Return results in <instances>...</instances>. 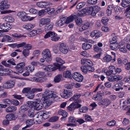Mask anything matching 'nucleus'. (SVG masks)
I'll use <instances>...</instances> for the list:
<instances>
[{
	"instance_id": "13d9d810",
	"label": "nucleus",
	"mask_w": 130,
	"mask_h": 130,
	"mask_svg": "<svg viewBox=\"0 0 130 130\" xmlns=\"http://www.w3.org/2000/svg\"><path fill=\"white\" fill-rule=\"evenodd\" d=\"M29 50L26 49H24L23 52V55L25 57H26L29 55Z\"/></svg>"
},
{
	"instance_id": "9d476101",
	"label": "nucleus",
	"mask_w": 130,
	"mask_h": 130,
	"mask_svg": "<svg viewBox=\"0 0 130 130\" xmlns=\"http://www.w3.org/2000/svg\"><path fill=\"white\" fill-rule=\"evenodd\" d=\"M62 97L65 99L70 98L72 95V93L71 92H70L67 90H64L63 92L61 93Z\"/></svg>"
},
{
	"instance_id": "39448f33",
	"label": "nucleus",
	"mask_w": 130,
	"mask_h": 130,
	"mask_svg": "<svg viewBox=\"0 0 130 130\" xmlns=\"http://www.w3.org/2000/svg\"><path fill=\"white\" fill-rule=\"evenodd\" d=\"M72 77L74 79L79 82H82L83 79V76L80 73L78 72H75L72 75Z\"/></svg>"
},
{
	"instance_id": "a19ab883",
	"label": "nucleus",
	"mask_w": 130,
	"mask_h": 130,
	"mask_svg": "<svg viewBox=\"0 0 130 130\" xmlns=\"http://www.w3.org/2000/svg\"><path fill=\"white\" fill-rule=\"evenodd\" d=\"M79 111L82 113H85L87 112L88 110V108L86 106H84L79 109Z\"/></svg>"
},
{
	"instance_id": "37998d69",
	"label": "nucleus",
	"mask_w": 130,
	"mask_h": 130,
	"mask_svg": "<svg viewBox=\"0 0 130 130\" xmlns=\"http://www.w3.org/2000/svg\"><path fill=\"white\" fill-rule=\"evenodd\" d=\"M5 19L6 21L10 22H12L14 21V19L12 17L9 16L5 17Z\"/></svg>"
},
{
	"instance_id": "473e14b6",
	"label": "nucleus",
	"mask_w": 130,
	"mask_h": 130,
	"mask_svg": "<svg viewBox=\"0 0 130 130\" xmlns=\"http://www.w3.org/2000/svg\"><path fill=\"white\" fill-rule=\"evenodd\" d=\"M58 114L59 115L64 116V117H67L68 116V113L64 110L62 109L59 110L58 112Z\"/></svg>"
},
{
	"instance_id": "052dcab7",
	"label": "nucleus",
	"mask_w": 130,
	"mask_h": 130,
	"mask_svg": "<svg viewBox=\"0 0 130 130\" xmlns=\"http://www.w3.org/2000/svg\"><path fill=\"white\" fill-rule=\"evenodd\" d=\"M115 121L113 120L108 122L107 123V125L108 126H113L115 125Z\"/></svg>"
},
{
	"instance_id": "2eb2a0df",
	"label": "nucleus",
	"mask_w": 130,
	"mask_h": 130,
	"mask_svg": "<svg viewBox=\"0 0 130 130\" xmlns=\"http://www.w3.org/2000/svg\"><path fill=\"white\" fill-rule=\"evenodd\" d=\"M122 78V77L120 75H115L114 76H110L109 78L110 81L114 82L118 81Z\"/></svg>"
},
{
	"instance_id": "338daca9",
	"label": "nucleus",
	"mask_w": 130,
	"mask_h": 130,
	"mask_svg": "<svg viewBox=\"0 0 130 130\" xmlns=\"http://www.w3.org/2000/svg\"><path fill=\"white\" fill-rule=\"evenodd\" d=\"M35 76L39 77L43 76H45L44 73L43 72H39L35 74Z\"/></svg>"
},
{
	"instance_id": "ea45409f",
	"label": "nucleus",
	"mask_w": 130,
	"mask_h": 130,
	"mask_svg": "<svg viewBox=\"0 0 130 130\" xmlns=\"http://www.w3.org/2000/svg\"><path fill=\"white\" fill-rule=\"evenodd\" d=\"M34 93L32 92V90L31 91L26 95L27 98L30 99H32L34 98Z\"/></svg>"
},
{
	"instance_id": "864d4df0",
	"label": "nucleus",
	"mask_w": 130,
	"mask_h": 130,
	"mask_svg": "<svg viewBox=\"0 0 130 130\" xmlns=\"http://www.w3.org/2000/svg\"><path fill=\"white\" fill-rule=\"evenodd\" d=\"M4 37L8 42H11L13 41V39L9 36L5 35Z\"/></svg>"
},
{
	"instance_id": "aec40b11",
	"label": "nucleus",
	"mask_w": 130,
	"mask_h": 130,
	"mask_svg": "<svg viewBox=\"0 0 130 130\" xmlns=\"http://www.w3.org/2000/svg\"><path fill=\"white\" fill-rule=\"evenodd\" d=\"M64 77L66 78H72V75L71 73L69 71H64L63 73Z\"/></svg>"
},
{
	"instance_id": "de8ad7c7",
	"label": "nucleus",
	"mask_w": 130,
	"mask_h": 130,
	"mask_svg": "<svg viewBox=\"0 0 130 130\" xmlns=\"http://www.w3.org/2000/svg\"><path fill=\"white\" fill-rule=\"evenodd\" d=\"M81 69L82 71L84 74L88 73L87 66H82L81 67Z\"/></svg>"
},
{
	"instance_id": "9b49d317",
	"label": "nucleus",
	"mask_w": 130,
	"mask_h": 130,
	"mask_svg": "<svg viewBox=\"0 0 130 130\" xmlns=\"http://www.w3.org/2000/svg\"><path fill=\"white\" fill-rule=\"evenodd\" d=\"M14 82L12 80H9L4 83L3 85V86L6 88H11L14 86Z\"/></svg>"
},
{
	"instance_id": "774afa93",
	"label": "nucleus",
	"mask_w": 130,
	"mask_h": 130,
	"mask_svg": "<svg viewBox=\"0 0 130 130\" xmlns=\"http://www.w3.org/2000/svg\"><path fill=\"white\" fill-rule=\"evenodd\" d=\"M125 61L126 62L125 64V67L126 69L127 70L130 69V62L128 63H127V59H125Z\"/></svg>"
},
{
	"instance_id": "09e8293b",
	"label": "nucleus",
	"mask_w": 130,
	"mask_h": 130,
	"mask_svg": "<svg viewBox=\"0 0 130 130\" xmlns=\"http://www.w3.org/2000/svg\"><path fill=\"white\" fill-rule=\"evenodd\" d=\"M27 115L29 117H33L34 115V110L31 109H30L28 111Z\"/></svg>"
},
{
	"instance_id": "412c9836",
	"label": "nucleus",
	"mask_w": 130,
	"mask_h": 130,
	"mask_svg": "<svg viewBox=\"0 0 130 130\" xmlns=\"http://www.w3.org/2000/svg\"><path fill=\"white\" fill-rule=\"evenodd\" d=\"M77 16L76 15H71L68 17L65 21L66 24H68L73 21L74 19H76Z\"/></svg>"
},
{
	"instance_id": "49530a36",
	"label": "nucleus",
	"mask_w": 130,
	"mask_h": 130,
	"mask_svg": "<svg viewBox=\"0 0 130 130\" xmlns=\"http://www.w3.org/2000/svg\"><path fill=\"white\" fill-rule=\"evenodd\" d=\"M78 16V14H77V16L76 19L75 20V22L78 25H80L81 24L82 22V19L80 18H78L77 16ZM78 16H79L78 15Z\"/></svg>"
},
{
	"instance_id": "b1692460",
	"label": "nucleus",
	"mask_w": 130,
	"mask_h": 130,
	"mask_svg": "<svg viewBox=\"0 0 130 130\" xmlns=\"http://www.w3.org/2000/svg\"><path fill=\"white\" fill-rule=\"evenodd\" d=\"M92 46V44L86 42L83 44L82 48L84 50H87L91 48Z\"/></svg>"
},
{
	"instance_id": "0eeeda50",
	"label": "nucleus",
	"mask_w": 130,
	"mask_h": 130,
	"mask_svg": "<svg viewBox=\"0 0 130 130\" xmlns=\"http://www.w3.org/2000/svg\"><path fill=\"white\" fill-rule=\"evenodd\" d=\"M55 60L56 62L54 63V65L56 67L57 69L59 68L60 66H62L65 63V61L60 57H57L56 58Z\"/></svg>"
},
{
	"instance_id": "ddd939ff",
	"label": "nucleus",
	"mask_w": 130,
	"mask_h": 130,
	"mask_svg": "<svg viewBox=\"0 0 130 130\" xmlns=\"http://www.w3.org/2000/svg\"><path fill=\"white\" fill-rule=\"evenodd\" d=\"M42 54L43 58H46L47 57H52L50 51L48 49L44 50L42 52Z\"/></svg>"
},
{
	"instance_id": "7c9ffc66",
	"label": "nucleus",
	"mask_w": 130,
	"mask_h": 130,
	"mask_svg": "<svg viewBox=\"0 0 130 130\" xmlns=\"http://www.w3.org/2000/svg\"><path fill=\"white\" fill-rule=\"evenodd\" d=\"M102 96L98 92L97 94L94 96L93 99L96 101H100L102 99Z\"/></svg>"
},
{
	"instance_id": "20e7f679",
	"label": "nucleus",
	"mask_w": 130,
	"mask_h": 130,
	"mask_svg": "<svg viewBox=\"0 0 130 130\" xmlns=\"http://www.w3.org/2000/svg\"><path fill=\"white\" fill-rule=\"evenodd\" d=\"M25 65V63L24 62H21L18 64L16 67L15 68L17 69V71L20 73H21L23 72L25 70L24 68V67Z\"/></svg>"
},
{
	"instance_id": "f3484780",
	"label": "nucleus",
	"mask_w": 130,
	"mask_h": 130,
	"mask_svg": "<svg viewBox=\"0 0 130 130\" xmlns=\"http://www.w3.org/2000/svg\"><path fill=\"white\" fill-rule=\"evenodd\" d=\"M48 113L45 111L40 112L38 114V116H42L44 119H46L49 117Z\"/></svg>"
},
{
	"instance_id": "6ab92c4d",
	"label": "nucleus",
	"mask_w": 130,
	"mask_h": 130,
	"mask_svg": "<svg viewBox=\"0 0 130 130\" xmlns=\"http://www.w3.org/2000/svg\"><path fill=\"white\" fill-rule=\"evenodd\" d=\"M17 109L16 106H11L7 108L5 110L7 112H11L15 111Z\"/></svg>"
},
{
	"instance_id": "f704fd0d",
	"label": "nucleus",
	"mask_w": 130,
	"mask_h": 130,
	"mask_svg": "<svg viewBox=\"0 0 130 130\" xmlns=\"http://www.w3.org/2000/svg\"><path fill=\"white\" fill-rule=\"evenodd\" d=\"M66 23L65 21L62 20V19L58 21L56 23V26L58 27L62 26Z\"/></svg>"
},
{
	"instance_id": "0e129e2a",
	"label": "nucleus",
	"mask_w": 130,
	"mask_h": 130,
	"mask_svg": "<svg viewBox=\"0 0 130 130\" xmlns=\"http://www.w3.org/2000/svg\"><path fill=\"white\" fill-rule=\"evenodd\" d=\"M60 38V37L57 36V34L56 35H54L53 37H51V40L52 41H58Z\"/></svg>"
},
{
	"instance_id": "1a4fd4ad",
	"label": "nucleus",
	"mask_w": 130,
	"mask_h": 130,
	"mask_svg": "<svg viewBox=\"0 0 130 130\" xmlns=\"http://www.w3.org/2000/svg\"><path fill=\"white\" fill-rule=\"evenodd\" d=\"M50 21V19L46 18H42L40 21L39 26L41 27L44 25H48Z\"/></svg>"
},
{
	"instance_id": "58836bf2",
	"label": "nucleus",
	"mask_w": 130,
	"mask_h": 130,
	"mask_svg": "<svg viewBox=\"0 0 130 130\" xmlns=\"http://www.w3.org/2000/svg\"><path fill=\"white\" fill-rule=\"evenodd\" d=\"M126 1V0H122V1L121 4L122 6L124 8L127 7L129 5V3L127 2Z\"/></svg>"
},
{
	"instance_id": "a18cd8bd",
	"label": "nucleus",
	"mask_w": 130,
	"mask_h": 130,
	"mask_svg": "<svg viewBox=\"0 0 130 130\" xmlns=\"http://www.w3.org/2000/svg\"><path fill=\"white\" fill-rule=\"evenodd\" d=\"M59 119V117L57 116H54L51 117L49 120V121L50 122H54L56 121Z\"/></svg>"
},
{
	"instance_id": "4468645a",
	"label": "nucleus",
	"mask_w": 130,
	"mask_h": 130,
	"mask_svg": "<svg viewBox=\"0 0 130 130\" xmlns=\"http://www.w3.org/2000/svg\"><path fill=\"white\" fill-rule=\"evenodd\" d=\"M123 83L122 82H120L116 84L112 87L113 88L115 89L116 91H119L120 89L122 90L123 88L122 86L123 85Z\"/></svg>"
},
{
	"instance_id": "a878e982",
	"label": "nucleus",
	"mask_w": 130,
	"mask_h": 130,
	"mask_svg": "<svg viewBox=\"0 0 130 130\" xmlns=\"http://www.w3.org/2000/svg\"><path fill=\"white\" fill-rule=\"evenodd\" d=\"M35 26L34 25H32L30 24H28L23 26V27L24 28L28 30H30L33 28Z\"/></svg>"
},
{
	"instance_id": "bb28decb",
	"label": "nucleus",
	"mask_w": 130,
	"mask_h": 130,
	"mask_svg": "<svg viewBox=\"0 0 130 130\" xmlns=\"http://www.w3.org/2000/svg\"><path fill=\"white\" fill-rule=\"evenodd\" d=\"M89 26V24L86 23L82 25L81 26L79 27V30L80 31H82L84 30H85L88 28Z\"/></svg>"
},
{
	"instance_id": "a211bd4d",
	"label": "nucleus",
	"mask_w": 130,
	"mask_h": 130,
	"mask_svg": "<svg viewBox=\"0 0 130 130\" xmlns=\"http://www.w3.org/2000/svg\"><path fill=\"white\" fill-rule=\"evenodd\" d=\"M34 123V120L32 119H28L26 121V125L25 127L22 128V129H25L27 127L31 126Z\"/></svg>"
},
{
	"instance_id": "c85d7f7f",
	"label": "nucleus",
	"mask_w": 130,
	"mask_h": 130,
	"mask_svg": "<svg viewBox=\"0 0 130 130\" xmlns=\"http://www.w3.org/2000/svg\"><path fill=\"white\" fill-rule=\"evenodd\" d=\"M110 46L111 49L116 50L118 49V44L116 43H110Z\"/></svg>"
},
{
	"instance_id": "3c124183",
	"label": "nucleus",
	"mask_w": 130,
	"mask_h": 130,
	"mask_svg": "<svg viewBox=\"0 0 130 130\" xmlns=\"http://www.w3.org/2000/svg\"><path fill=\"white\" fill-rule=\"evenodd\" d=\"M30 88H25L22 91V92L23 93H26L27 94L30 91Z\"/></svg>"
},
{
	"instance_id": "6e6d98bb",
	"label": "nucleus",
	"mask_w": 130,
	"mask_h": 130,
	"mask_svg": "<svg viewBox=\"0 0 130 130\" xmlns=\"http://www.w3.org/2000/svg\"><path fill=\"white\" fill-rule=\"evenodd\" d=\"M76 121L75 119L73 117L70 116L69 118L68 122L70 123L73 124L76 122Z\"/></svg>"
},
{
	"instance_id": "bf43d9fd",
	"label": "nucleus",
	"mask_w": 130,
	"mask_h": 130,
	"mask_svg": "<svg viewBox=\"0 0 130 130\" xmlns=\"http://www.w3.org/2000/svg\"><path fill=\"white\" fill-rule=\"evenodd\" d=\"M34 103V101H28L27 103V106L30 108H31L34 107L33 104Z\"/></svg>"
},
{
	"instance_id": "e433bc0d",
	"label": "nucleus",
	"mask_w": 130,
	"mask_h": 130,
	"mask_svg": "<svg viewBox=\"0 0 130 130\" xmlns=\"http://www.w3.org/2000/svg\"><path fill=\"white\" fill-rule=\"evenodd\" d=\"M81 96L80 94H76L74 95L69 100L73 101L74 100H77Z\"/></svg>"
},
{
	"instance_id": "4be33fe9",
	"label": "nucleus",
	"mask_w": 130,
	"mask_h": 130,
	"mask_svg": "<svg viewBox=\"0 0 130 130\" xmlns=\"http://www.w3.org/2000/svg\"><path fill=\"white\" fill-rule=\"evenodd\" d=\"M6 118L9 120H14L16 119L17 117L13 114H9L6 116Z\"/></svg>"
},
{
	"instance_id": "423d86ee",
	"label": "nucleus",
	"mask_w": 130,
	"mask_h": 130,
	"mask_svg": "<svg viewBox=\"0 0 130 130\" xmlns=\"http://www.w3.org/2000/svg\"><path fill=\"white\" fill-rule=\"evenodd\" d=\"M68 46L64 43H61L59 46V50L64 54H66L68 53Z\"/></svg>"
},
{
	"instance_id": "4c0bfd02",
	"label": "nucleus",
	"mask_w": 130,
	"mask_h": 130,
	"mask_svg": "<svg viewBox=\"0 0 130 130\" xmlns=\"http://www.w3.org/2000/svg\"><path fill=\"white\" fill-rule=\"evenodd\" d=\"M7 2L6 1H2L1 2L2 6L4 7V9L7 8L9 7L10 5L7 4Z\"/></svg>"
},
{
	"instance_id": "2f4dec72",
	"label": "nucleus",
	"mask_w": 130,
	"mask_h": 130,
	"mask_svg": "<svg viewBox=\"0 0 130 130\" xmlns=\"http://www.w3.org/2000/svg\"><path fill=\"white\" fill-rule=\"evenodd\" d=\"M105 88V87L104 85L101 84H99L96 87L94 92H95L97 90H99L100 91L103 90Z\"/></svg>"
},
{
	"instance_id": "f8f14e48",
	"label": "nucleus",
	"mask_w": 130,
	"mask_h": 130,
	"mask_svg": "<svg viewBox=\"0 0 130 130\" xmlns=\"http://www.w3.org/2000/svg\"><path fill=\"white\" fill-rule=\"evenodd\" d=\"M0 28L2 30V31L7 32L11 29V27L9 24L6 23L1 25Z\"/></svg>"
},
{
	"instance_id": "69168bd1",
	"label": "nucleus",
	"mask_w": 130,
	"mask_h": 130,
	"mask_svg": "<svg viewBox=\"0 0 130 130\" xmlns=\"http://www.w3.org/2000/svg\"><path fill=\"white\" fill-rule=\"evenodd\" d=\"M74 84L72 83V84H67L64 85L65 87L67 89H71L73 88V86L74 85Z\"/></svg>"
},
{
	"instance_id": "c9c22d12",
	"label": "nucleus",
	"mask_w": 130,
	"mask_h": 130,
	"mask_svg": "<svg viewBox=\"0 0 130 130\" xmlns=\"http://www.w3.org/2000/svg\"><path fill=\"white\" fill-rule=\"evenodd\" d=\"M93 13L92 14V16H95L96 13L100 10V8L97 6H96L93 7Z\"/></svg>"
},
{
	"instance_id": "c756f323",
	"label": "nucleus",
	"mask_w": 130,
	"mask_h": 130,
	"mask_svg": "<svg viewBox=\"0 0 130 130\" xmlns=\"http://www.w3.org/2000/svg\"><path fill=\"white\" fill-rule=\"evenodd\" d=\"M45 12L50 15L53 13L55 11V10L54 8H52L49 7H47L45 9Z\"/></svg>"
},
{
	"instance_id": "680f3d73",
	"label": "nucleus",
	"mask_w": 130,
	"mask_h": 130,
	"mask_svg": "<svg viewBox=\"0 0 130 130\" xmlns=\"http://www.w3.org/2000/svg\"><path fill=\"white\" fill-rule=\"evenodd\" d=\"M102 21L103 24L106 25L108 23V19L107 18H104L102 19Z\"/></svg>"
},
{
	"instance_id": "f03ea898",
	"label": "nucleus",
	"mask_w": 130,
	"mask_h": 130,
	"mask_svg": "<svg viewBox=\"0 0 130 130\" xmlns=\"http://www.w3.org/2000/svg\"><path fill=\"white\" fill-rule=\"evenodd\" d=\"M82 101L80 100H76V102H73L67 107V109L70 111H72L76 108H80L81 105L79 103L81 102Z\"/></svg>"
},
{
	"instance_id": "72a5a7b5",
	"label": "nucleus",
	"mask_w": 130,
	"mask_h": 130,
	"mask_svg": "<svg viewBox=\"0 0 130 130\" xmlns=\"http://www.w3.org/2000/svg\"><path fill=\"white\" fill-rule=\"evenodd\" d=\"M111 39L110 41V43H116L117 40V37L116 35L114 34H112L111 35Z\"/></svg>"
},
{
	"instance_id": "4d7b16f0",
	"label": "nucleus",
	"mask_w": 130,
	"mask_h": 130,
	"mask_svg": "<svg viewBox=\"0 0 130 130\" xmlns=\"http://www.w3.org/2000/svg\"><path fill=\"white\" fill-rule=\"evenodd\" d=\"M26 13L25 12L22 11L18 12L17 14V16L19 17H23L25 15H26Z\"/></svg>"
},
{
	"instance_id": "cd10ccee",
	"label": "nucleus",
	"mask_w": 130,
	"mask_h": 130,
	"mask_svg": "<svg viewBox=\"0 0 130 130\" xmlns=\"http://www.w3.org/2000/svg\"><path fill=\"white\" fill-rule=\"evenodd\" d=\"M103 60L107 62H109L112 60V57L110 55L107 54L104 57Z\"/></svg>"
},
{
	"instance_id": "dca6fc26",
	"label": "nucleus",
	"mask_w": 130,
	"mask_h": 130,
	"mask_svg": "<svg viewBox=\"0 0 130 130\" xmlns=\"http://www.w3.org/2000/svg\"><path fill=\"white\" fill-rule=\"evenodd\" d=\"M111 103V101L109 100L108 99H103L99 103V104L100 105L101 104V105H105L107 107Z\"/></svg>"
},
{
	"instance_id": "c03bdc74",
	"label": "nucleus",
	"mask_w": 130,
	"mask_h": 130,
	"mask_svg": "<svg viewBox=\"0 0 130 130\" xmlns=\"http://www.w3.org/2000/svg\"><path fill=\"white\" fill-rule=\"evenodd\" d=\"M53 26L51 25H46L45 27V31L46 32L51 30L53 28Z\"/></svg>"
},
{
	"instance_id": "e2e57ef3",
	"label": "nucleus",
	"mask_w": 130,
	"mask_h": 130,
	"mask_svg": "<svg viewBox=\"0 0 130 130\" xmlns=\"http://www.w3.org/2000/svg\"><path fill=\"white\" fill-rule=\"evenodd\" d=\"M97 0H87V2L91 5H95L97 3Z\"/></svg>"
},
{
	"instance_id": "8fccbe9b",
	"label": "nucleus",
	"mask_w": 130,
	"mask_h": 130,
	"mask_svg": "<svg viewBox=\"0 0 130 130\" xmlns=\"http://www.w3.org/2000/svg\"><path fill=\"white\" fill-rule=\"evenodd\" d=\"M3 101L5 104L7 105L8 106L11 105L12 103V101L8 99H4L3 100Z\"/></svg>"
},
{
	"instance_id": "79ce46f5",
	"label": "nucleus",
	"mask_w": 130,
	"mask_h": 130,
	"mask_svg": "<svg viewBox=\"0 0 130 130\" xmlns=\"http://www.w3.org/2000/svg\"><path fill=\"white\" fill-rule=\"evenodd\" d=\"M94 50L96 52L101 53L102 50L101 48L98 47L97 45H95L93 46Z\"/></svg>"
},
{
	"instance_id": "6e6552de",
	"label": "nucleus",
	"mask_w": 130,
	"mask_h": 130,
	"mask_svg": "<svg viewBox=\"0 0 130 130\" xmlns=\"http://www.w3.org/2000/svg\"><path fill=\"white\" fill-rule=\"evenodd\" d=\"M44 93L45 96L49 98H55L57 97V95L54 92L48 90H45Z\"/></svg>"
},
{
	"instance_id": "7ed1b4c3",
	"label": "nucleus",
	"mask_w": 130,
	"mask_h": 130,
	"mask_svg": "<svg viewBox=\"0 0 130 130\" xmlns=\"http://www.w3.org/2000/svg\"><path fill=\"white\" fill-rule=\"evenodd\" d=\"M46 105V103H44L43 104H42L40 100L37 99L34 101V108L35 109L39 110L41 109L43 107H45Z\"/></svg>"
},
{
	"instance_id": "603ef678",
	"label": "nucleus",
	"mask_w": 130,
	"mask_h": 130,
	"mask_svg": "<svg viewBox=\"0 0 130 130\" xmlns=\"http://www.w3.org/2000/svg\"><path fill=\"white\" fill-rule=\"evenodd\" d=\"M28 109L27 106H21L20 108V111L22 112H24Z\"/></svg>"
},
{
	"instance_id": "5fc2aeb1",
	"label": "nucleus",
	"mask_w": 130,
	"mask_h": 130,
	"mask_svg": "<svg viewBox=\"0 0 130 130\" xmlns=\"http://www.w3.org/2000/svg\"><path fill=\"white\" fill-rule=\"evenodd\" d=\"M22 20L23 21H30L32 20L33 19H30V17L29 16L25 15L21 18Z\"/></svg>"
},
{
	"instance_id": "f257e3e1",
	"label": "nucleus",
	"mask_w": 130,
	"mask_h": 130,
	"mask_svg": "<svg viewBox=\"0 0 130 130\" xmlns=\"http://www.w3.org/2000/svg\"><path fill=\"white\" fill-rule=\"evenodd\" d=\"M93 10V7L92 6L86 7L79 11L78 13V15L82 17L86 15H91L92 16Z\"/></svg>"
},
{
	"instance_id": "393cba45",
	"label": "nucleus",
	"mask_w": 130,
	"mask_h": 130,
	"mask_svg": "<svg viewBox=\"0 0 130 130\" xmlns=\"http://www.w3.org/2000/svg\"><path fill=\"white\" fill-rule=\"evenodd\" d=\"M62 75L61 74H58L55 77L54 81L55 83H58L62 80Z\"/></svg>"
},
{
	"instance_id": "5701e85b",
	"label": "nucleus",
	"mask_w": 130,
	"mask_h": 130,
	"mask_svg": "<svg viewBox=\"0 0 130 130\" xmlns=\"http://www.w3.org/2000/svg\"><path fill=\"white\" fill-rule=\"evenodd\" d=\"M57 68L56 66L51 65H49L46 66L45 68V70L47 71H54L57 70Z\"/></svg>"
}]
</instances>
